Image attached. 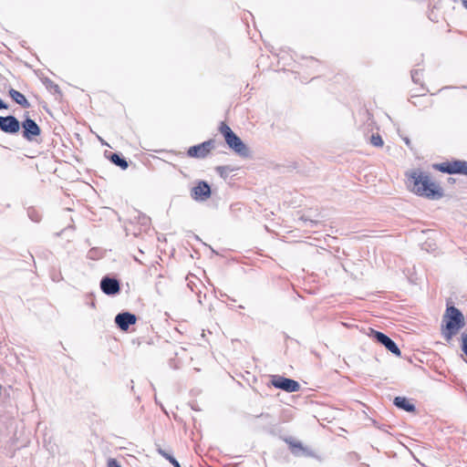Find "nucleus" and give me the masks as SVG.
Segmentation results:
<instances>
[{
    "mask_svg": "<svg viewBox=\"0 0 467 467\" xmlns=\"http://www.w3.org/2000/svg\"><path fill=\"white\" fill-rule=\"evenodd\" d=\"M370 142L375 147H381L383 145V140L379 134H373L370 138Z\"/></svg>",
    "mask_w": 467,
    "mask_h": 467,
    "instance_id": "18",
    "label": "nucleus"
},
{
    "mask_svg": "<svg viewBox=\"0 0 467 467\" xmlns=\"http://www.w3.org/2000/svg\"><path fill=\"white\" fill-rule=\"evenodd\" d=\"M258 417H261V418H266V419H267V418H269V417H270V415H269V414H263V413H262V414H261V415H259Z\"/></svg>",
    "mask_w": 467,
    "mask_h": 467,
    "instance_id": "25",
    "label": "nucleus"
},
{
    "mask_svg": "<svg viewBox=\"0 0 467 467\" xmlns=\"http://www.w3.org/2000/svg\"><path fill=\"white\" fill-rule=\"evenodd\" d=\"M434 169L448 174H463L467 176V161L456 160L433 165Z\"/></svg>",
    "mask_w": 467,
    "mask_h": 467,
    "instance_id": "4",
    "label": "nucleus"
},
{
    "mask_svg": "<svg viewBox=\"0 0 467 467\" xmlns=\"http://www.w3.org/2000/svg\"><path fill=\"white\" fill-rule=\"evenodd\" d=\"M408 187L417 195L431 200H439L443 196L441 187L431 180L428 173L414 170L407 173Z\"/></svg>",
    "mask_w": 467,
    "mask_h": 467,
    "instance_id": "1",
    "label": "nucleus"
},
{
    "mask_svg": "<svg viewBox=\"0 0 467 467\" xmlns=\"http://www.w3.org/2000/svg\"><path fill=\"white\" fill-rule=\"evenodd\" d=\"M300 220L305 222V223L309 222L311 224H317V221L311 220L308 217H306V215L301 216Z\"/></svg>",
    "mask_w": 467,
    "mask_h": 467,
    "instance_id": "22",
    "label": "nucleus"
},
{
    "mask_svg": "<svg viewBox=\"0 0 467 467\" xmlns=\"http://www.w3.org/2000/svg\"><path fill=\"white\" fill-rule=\"evenodd\" d=\"M136 321L137 317L130 312H121L115 317V324L122 331H127Z\"/></svg>",
    "mask_w": 467,
    "mask_h": 467,
    "instance_id": "11",
    "label": "nucleus"
},
{
    "mask_svg": "<svg viewBox=\"0 0 467 467\" xmlns=\"http://www.w3.org/2000/svg\"><path fill=\"white\" fill-rule=\"evenodd\" d=\"M158 453L161 455L163 458H165L167 461H169L170 463H171L174 467H182L179 462L169 452H167L165 450L161 448H158L157 450Z\"/></svg>",
    "mask_w": 467,
    "mask_h": 467,
    "instance_id": "17",
    "label": "nucleus"
},
{
    "mask_svg": "<svg viewBox=\"0 0 467 467\" xmlns=\"http://www.w3.org/2000/svg\"><path fill=\"white\" fill-rule=\"evenodd\" d=\"M368 336L373 338L376 342L384 346L389 352L397 357H400L401 352L397 344L386 334L377 331L373 328H369Z\"/></svg>",
    "mask_w": 467,
    "mask_h": 467,
    "instance_id": "5",
    "label": "nucleus"
},
{
    "mask_svg": "<svg viewBox=\"0 0 467 467\" xmlns=\"http://www.w3.org/2000/svg\"><path fill=\"white\" fill-rule=\"evenodd\" d=\"M7 105L0 99V109H6Z\"/></svg>",
    "mask_w": 467,
    "mask_h": 467,
    "instance_id": "23",
    "label": "nucleus"
},
{
    "mask_svg": "<svg viewBox=\"0 0 467 467\" xmlns=\"http://www.w3.org/2000/svg\"><path fill=\"white\" fill-rule=\"evenodd\" d=\"M444 321L446 325L442 334L447 340H450L464 326L462 313L453 306L447 307Z\"/></svg>",
    "mask_w": 467,
    "mask_h": 467,
    "instance_id": "2",
    "label": "nucleus"
},
{
    "mask_svg": "<svg viewBox=\"0 0 467 467\" xmlns=\"http://www.w3.org/2000/svg\"><path fill=\"white\" fill-rule=\"evenodd\" d=\"M214 148V140H208L189 148L187 155L191 158L203 159Z\"/></svg>",
    "mask_w": 467,
    "mask_h": 467,
    "instance_id": "6",
    "label": "nucleus"
},
{
    "mask_svg": "<svg viewBox=\"0 0 467 467\" xmlns=\"http://www.w3.org/2000/svg\"><path fill=\"white\" fill-rule=\"evenodd\" d=\"M20 127L23 129V137L29 141L34 140L35 138L41 133L40 127L30 118H26L23 120L22 123H20Z\"/></svg>",
    "mask_w": 467,
    "mask_h": 467,
    "instance_id": "8",
    "label": "nucleus"
},
{
    "mask_svg": "<svg viewBox=\"0 0 467 467\" xmlns=\"http://www.w3.org/2000/svg\"><path fill=\"white\" fill-rule=\"evenodd\" d=\"M191 196L196 201H205L211 196V187L204 182H200L192 189Z\"/></svg>",
    "mask_w": 467,
    "mask_h": 467,
    "instance_id": "12",
    "label": "nucleus"
},
{
    "mask_svg": "<svg viewBox=\"0 0 467 467\" xmlns=\"http://www.w3.org/2000/svg\"><path fill=\"white\" fill-rule=\"evenodd\" d=\"M0 130L5 133L15 134L20 130V122L12 115L0 116Z\"/></svg>",
    "mask_w": 467,
    "mask_h": 467,
    "instance_id": "9",
    "label": "nucleus"
},
{
    "mask_svg": "<svg viewBox=\"0 0 467 467\" xmlns=\"http://www.w3.org/2000/svg\"><path fill=\"white\" fill-rule=\"evenodd\" d=\"M100 289L107 296H115L119 293V282L114 277L106 275L100 281Z\"/></svg>",
    "mask_w": 467,
    "mask_h": 467,
    "instance_id": "10",
    "label": "nucleus"
},
{
    "mask_svg": "<svg viewBox=\"0 0 467 467\" xmlns=\"http://www.w3.org/2000/svg\"><path fill=\"white\" fill-rule=\"evenodd\" d=\"M418 74V71H414L411 73V78L413 79V81L417 82L416 78H417V75Z\"/></svg>",
    "mask_w": 467,
    "mask_h": 467,
    "instance_id": "24",
    "label": "nucleus"
},
{
    "mask_svg": "<svg viewBox=\"0 0 467 467\" xmlns=\"http://www.w3.org/2000/svg\"><path fill=\"white\" fill-rule=\"evenodd\" d=\"M462 349L464 352V354L467 356V334L462 335Z\"/></svg>",
    "mask_w": 467,
    "mask_h": 467,
    "instance_id": "19",
    "label": "nucleus"
},
{
    "mask_svg": "<svg viewBox=\"0 0 467 467\" xmlns=\"http://www.w3.org/2000/svg\"><path fill=\"white\" fill-rule=\"evenodd\" d=\"M462 3V5L467 9V0H461Z\"/></svg>",
    "mask_w": 467,
    "mask_h": 467,
    "instance_id": "26",
    "label": "nucleus"
},
{
    "mask_svg": "<svg viewBox=\"0 0 467 467\" xmlns=\"http://www.w3.org/2000/svg\"><path fill=\"white\" fill-rule=\"evenodd\" d=\"M285 441L289 445V449L295 456L298 457V456H302V455H306V456L312 455V453L308 451V449L304 447L302 442L295 441L291 437L285 438Z\"/></svg>",
    "mask_w": 467,
    "mask_h": 467,
    "instance_id": "13",
    "label": "nucleus"
},
{
    "mask_svg": "<svg viewBox=\"0 0 467 467\" xmlns=\"http://www.w3.org/2000/svg\"><path fill=\"white\" fill-rule=\"evenodd\" d=\"M229 171V168L227 166H218L216 167V171L221 175L224 176L226 172Z\"/></svg>",
    "mask_w": 467,
    "mask_h": 467,
    "instance_id": "20",
    "label": "nucleus"
},
{
    "mask_svg": "<svg viewBox=\"0 0 467 467\" xmlns=\"http://www.w3.org/2000/svg\"><path fill=\"white\" fill-rule=\"evenodd\" d=\"M404 141L407 145H410V140L408 139V138H405L404 139Z\"/></svg>",
    "mask_w": 467,
    "mask_h": 467,
    "instance_id": "27",
    "label": "nucleus"
},
{
    "mask_svg": "<svg viewBox=\"0 0 467 467\" xmlns=\"http://www.w3.org/2000/svg\"><path fill=\"white\" fill-rule=\"evenodd\" d=\"M32 220H34L35 222H37V221H38V218H33V217H32Z\"/></svg>",
    "mask_w": 467,
    "mask_h": 467,
    "instance_id": "28",
    "label": "nucleus"
},
{
    "mask_svg": "<svg viewBox=\"0 0 467 467\" xmlns=\"http://www.w3.org/2000/svg\"><path fill=\"white\" fill-rule=\"evenodd\" d=\"M393 404L405 411L414 412L416 408L415 405L410 403L405 397H396L393 400Z\"/></svg>",
    "mask_w": 467,
    "mask_h": 467,
    "instance_id": "14",
    "label": "nucleus"
},
{
    "mask_svg": "<svg viewBox=\"0 0 467 467\" xmlns=\"http://www.w3.org/2000/svg\"><path fill=\"white\" fill-rule=\"evenodd\" d=\"M8 93H9V96L11 97V99L16 103L20 105L21 107H23L25 109H27L30 107V103L28 102V100L26 99V97L21 92L14 89V88H10Z\"/></svg>",
    "mask_w": 467,
    "mask_h": 467,
    "instance_id": "15",
    "label": "nucleus"
},
{
    "mask_svg": "<svg viewBox=\"0 0 467 467\" xmlns=\"http://www.w3.org/2000/svg\"><path fill=\"white\" fill-rule=\"evenodd\" d=\"M219 131L223 136L224 140L228 147L231 150H233L237 155L243 158L249 157L250 150L248 147L225 122H221Z\"/></svg>",
    "mask_w": 467,
    "mask_h": 467,
    "instance_id": "3",
    "label": "nucleus"
},
{
    "mask_svg": "<svg viewBox=\"0 0 467 467\" xmlns=\"http://www.w3.org/2000/svg\"><path fill=\"white\" fill-rule=\"evenodd\" d=\"M108 467H121L119 462L114 458H109L108 460Z\"/></svg>",
    "mask_w": 467,
    "mask_h": 467,
    "instance_id": "21",
    "label": "nucleus"
},
{
    "mask_svg": "<svg viewBox=\"0 0 467 467\" xmlns=\"http://www.w3.org/2000/svg\"><path fill=\"white\" fill-rule=\"evenodd\" d=\"M271 383L275 388L287 392H296L300 389V385L297 381L281 376H274Z\"/></svg>",
    "mask_w": 467,
    "mask_h": 467,
    "instance_id": "7",
    "label": "nucleus"
},
{
    "mask_svg": "<svg viewBox=\"0 0 467 467\" xmlns=\"http://www.w3.org/2000/svg\"><path fill=\"white\" fill-rule=\"evenodd\" d=\"M109 159L112 163H114L116 166L120 167L122 170H126L129 167L128 161L119 153H110Z\"/></svg>",
    "mask_w": 467,
    "mask_h": 467,
    "instance_id": "16",
    "label": "nucleus"
}]
</instances>
